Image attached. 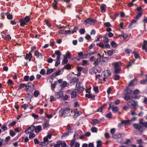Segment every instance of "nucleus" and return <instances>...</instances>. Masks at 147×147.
Masks as SVG:
<instances>
[{
	"label": "nucleus",
	"instance_id": "nucleus-1",
	"mask_svg": "<svg viewBox=\"0 0 147 147\" xmlns=\"http://www.w3.org/2000/svg\"><path fill=\"white\" fill-rule=\"evenodd\" d=\"M110 74V71L108 70H107L102 73L101 77L103 78V80L105 81V79L107 78Z\"/></svg>",
	"mask_w": 147,
	"mask_h": 147
},
{
	"label": "nucleus",
	"instance_id": "nucleus-2",
	"mask_svg": "<svg viewBox=\"0 0 147 147\" xmlns=\"http://www.w3.org/2000/svg\"><path fill=\"white\" fill-rule=\"evenodd\" d=\"M113 138L117 140L119 143L121 142L123 140V138L120 134H115L113 136Z\"/></svg>",
	"mask_w": 147,
	"mask_h": 147
},
{
	"label": "nucleus",
	"instance_id": "nucleus-3",
	"mask_svg": "<svg viewBox=\"0 0 147 147\" xmlns=\"http://www.w3.org/2000/svg\"><path fill=\"white\" fill-rule=\"evenodd\" d=\"M70 110L69 108L63 109L59 111L60 115L63 116V115L68 114L70 112Z\"/></svg>",
	"mask_w": 147,
	"mask_h": 147
},
{
	"label": "nucleus",
	"instance_id": "nucleus-4",
	"mask_svg": "<svg viewBox=\"0 0 147 147\" xmlns=\"http://www.w3.org/2000/svg\"><path fill=\"white\" fill-rule=\"evenodd\" d=\"M138 102L137 101L131 100L127 102V104L128 105H131L133 106L134 108H135L138 106Z\"/></svg>",
	"mask_w": 147,
	"mask_h": 147
},
{
	"label": "nucleus",
	"instance_id": "nucleus-5",
	"mask_svg": "<svg viewBox=\"0 0 147 147\" xmlns=\"http://www.w3.org/2000/svg\"><path fill=\"white\" fill-rule=\"evenodd\" d=\"M34 130V126L32 125L29 127V128L26 130L25 132L27 134L32 133Z\"/></svg>",
	"mask_w": 147,
	"mask_h": 147
},
{
	"label": "nucleus",
	"instance_id": "nucleus-6",
	"mask_svg": "<svg viewBox=\"0 0 147 147\" xmlns=\"http://www.w3.org/2000/svg\"><path fill=\"white\" fill-rule=\"evenodd\" d=\"M133 126L134 128L138 129L141 132H143V131L142 129V127L140 125L137 124H134L133 125Z\"/></svg>",
	"mask_w": 147,
	"mask_h": 147
},
{
	"label": "nucleus",
	"instance_id": "nucleus-7",
	"mask_svg": "<svg viewBox=\"0 0 147 147\" xmlns=\"http://www.w3.org/2000/svg\"><path fill=\"white\" fill-rule=\"evenodd\" d=\"M63 92L61 91L55 94V96L57 98H60L63 97Z\"/></svg>",
	"mask_w": 147,
	"mask_h": 147
},
{
	"label": "nucleus",
	"instance_id": "nucleus-8",
	"mask_svg": "<svg viewBox=\"0 0 147 147\" xmlns=\"http://www.w3.org/2000/svg\"><path fill=\"white\" fill-rule=\"evenodd\" d=\"M86 24L90 25L94 22V20L91 18H90L86 19L85 21Z\"/></svg>",
	"mask_w": 147,
	"mask_h": 147
},
{
	"label": "nucleus",
	"instance_id": "nucleus-9",
	"mask_svg": "<svg viewBox=\"0 0 147 147\" xmlns=\"http://www.w3.org/2000/svg\"><path fill=\"white\" fill-rule=\"evenodd\" d=\"M34 128L35 132L36 133H38L41 131L42 127L41 125H38L36 127H35L34 126Z\"/></svg>",
	"mask_w": 147,
	"mask_h": 147
},
{
	"label": "nucleus",
	"instance_id": "nucleus-10",
	"mask_svg": "<svg viewBox=\"0 0 147 147\" xmlns=\"http://www.w3.org/2000/svg\"><path fill=\"white\" fill-rule=\"evenodd\" d=\"M67 129L68 130L67 133L65 134V135L67 136L69 134L73 132L72 130L71 129V127L69 125H68L67 126Z\"/></svg>",
	"mask_w": 147,
	"mask_h": 147
},
{
	"label": "nucleus",
	"instance_id": "nucleus-11",
	"mask_svg": "<svg viewBox=\"0 0 147 147\" xmlns=\"http://www.w3.org/2000/svg\"><path fill=\"white\" fill-rule=\"evenodd\" d=\"M74 116L77 117L80 115L81 114V112L79 111L77 109L74 110Z\"/></svg>",
	"mask_w": 147,
	"mask_h": 147
},
{
	"label": "nucleus",
	"instance_id": "nucleus-12",
	"mask_svg": "<svg viewBox=\"0 0 147 147\" xmlns=\"http://www.w3.org/2000/svg\"><path fill=\"white\" fill-rule=\"evenodd\" d=\"M110 44L111 47L114 48L117 47L118 45V44L113 41H112L111 42H110Z\"/></svg>",
	"mask_w": 147,
	"mask_h": 147
},
{
	"label": "nucleus",
	"instance_id": "nucleus-13",
	"mask_svg": "<svg viewBox=\"0 0 147 147\" xmlns=\"http://www.w3.org/2000/svg\"><path fill=\"white\" fill-rule=\"evenodd\" d=\"M32 57V54L30 53H29V54H27L26 55L25 59H29V61H31V59Z\"/></svg>",
	"mask_w": 147,
	"mask_h": 147
},
{
	"label": "nucleus",
	"instance_id": "nucleus-14",
	"mask_svg": "<svg viewBox=\"0 0 147 147\" xmlns=\"http://www.w3.org/2000/svg\"><path fill=\"white\" fill-rule=\"evenodd\" d=\"M112 64L114 65L115 68H116L121 65V62L119 61L115 63H113Z\"/></svg>",
	"mask_w": 147,
	"mask_h": 147
},
{
	"label": "nucleus",
	"instance_id": "nucleus-15",
	"mask_svg": "<svg viewBox=\"0 0 147 147\" xmlns=\"http://www.w3.org/2000/svg\"><path fill=\"white\" fill-rule=\"evenodd\" d=\"M100 60V59L98 58L97 59L94 60V63L93 64L95 66H96L99 64V63Z\"/></svg>",
	"mask_w": 147,
	"mask_h": 147
},
{
	"label": "nucleus",
	"instance_id": "nucleus-16",
	"mask_svg": "<svg viewBox=\"0 0 147 147\" xmlns=\"http://www.w3.org/2000/svg\"><path fill=\"white\" fill-rule=\"evenodd\" d=\"M97 144L96 147H102V141L100 140H98L96 142Z\"/></svg>",
	"mask_w": 147,
	"mask_h": 147
},
{
	"label": "nucleus",
	"instance_id": "nucleus-17",
	"mask_svg": "<svg viewBox=\"0 0 147 147\" xmlns=\"http://www.w3.org/2000/svg\"><path fill=\"white\" fill-rule=\"evenodd\" d=\"M34 55L37 57L41 58L42 57V54L39 53L38 51H36L34 53Z\"/></svg>",
	"mask_w": 147,
	"mask_h": 147
},
{
	"label": "nucleus",
	"instance_id": "nucleus-18",
	"mask_svg": "<svg viewBox=\"0 0 147 147\" xmlns=\"http://www.w3.org/2000/svg\"><path fill=\"white\" fill-rule=\"evenodd\" d=\"M19 22H20V25L22 26H24L26 24V22L24 19H21L19 20Z\"/></svg>",
	"mask_w": 147,
	"mask_h": 147
},
{
	"label": "nucleus",
	"instance_id": "nucleus-19",
	"mask_svg": "<svg viewBox=\"0 0 147 147\" xmlns=\"http://www.w3.org/2000/svg\"><path fill=\"white\" fill-rule=\"evenodd\" d=\"M85 96L88 98H94L95 97V96L94 95L89 93L88 94H85Z\"/></svg>",
	"mask_w": 147,
	"mask_h": 147
},
{
	"label": "nucleus",
	"instance_id": "nucleus-20",
	"mask_svg": "<svg viewBox=\"0 0 147 147\" xmlns=\"http://www.w3.org/2000/svg\"><path fill=\"white\" fill-rule=\"evenodd\" d=\"M137 83L136 80L135 79L131 81L129 83V86H132L135 85Z\"/></svg>",
	"mask_w": 147,
	"mask_h": 147
},
{
	"label": "nucleus",
	"instance_id": "nucleus-21",
	"mask_svg": "<svg viewBox=\"0 0 147 147\" xmlns=\"http://www.w3.org/2000/svg\"><path fill=\"white\" fill-rule=\"evenodd\" d=\"M55 54L57 55L56 59H60L61 54L60 51L59 50H57L55 51Z\"/></svg>",
	"mask_w": 147,
	"mask_h": 147
},
{
	"label": "nucleus",
	"instance_id": "nucleus-22",
	"mask_svg": "<svg viewBox=\"0 0 147 147\" xmlns=\"http://www.w3.org/2000/svg\"><path fill=\"white\" fill-rule=\"evenodd\" d=\"M130 122L129 120H123L121 121V123L122 124H124V125H127L129 124Z\"/></svg>",
	"mask_w": 147,
	"mask_h": 147
},
{
	"label": "nucleus",
	"instance_id": "nucleus-23",
	"mask_svg": "<svg viewBox=\"0 0 147 147\" xmlns=\"http://www.w3.org/2000/svg\"><path fill=\"white\" fill-rule=\"evenodd\" d=\"M77 95V93L76 91H73L71 92V97L74 98L76 97Z\"/></svg>",
	"mask_w": 147,
	"mask_h": 147
},
{
	"label": "nucleus",
	"instance_id": "nucleus-24",
	"mask_svg": "<svg viewBox=\"0 0 147 147\" xmlns=\"http://www.w3.org/2000/svg\"><path fill=\"white\" fill-rule=\"evenodd\" d=\"M103 41L105 43H107L108 42V39L107 36L104 35L103 36Z\"/></svg>",
	"mask_w": 147,
	"mask_h": 147
},
{
	"label": "nucleus",
	"instance_id": "nucleus-25",
	"mask_svg": "<svg viewBox=\"0 0 147 147\" xmlns=\"http://www.w3.org/2000/svg\"><path fill=\"white\" fill-rule=\"evenodd\" d=\"M30 17L29 16H26L25 17L24 20L26 22H28L30 20Z\"/></svg>",
	"mask_w": 147,
	"mask_h": 147
},
{
	"label": "nucleus",
	"instance_id": "nucleus-26",
	"mask_svg": "<svg viewBox=\"0 0 147 147\" xmlns=\"http://www.w3.org/2000/svg\"><path fill=\"white\" fill-rule=\"evenodd\" d=\"M119 109V108L117 107H114L112 108V110L114 112H117Z\"/></svg>",
	"mask_w": 147,
	"mask_h": 147
},
{
	"label": "nucleus",
	"instance_id": "nucleus-27",
	"mask_svg": "<svg viewBox=\"0 0 147 147\" xmlns=\"http://www.w3.org/2000/svg\"><path fill=\"white\" fill-rule=\"evenodd\" d=\"M57 1L56 0H55L54 1V3H53L52 4L53 7V8H54V9H56V6H57Z\"/></svg>",
	"mask_w": 147,
	"mask_h": 147
},
{
	"label": "nucleus",
	"instance_id": "nucleus-28",
	"mask_svg": "<svg viewBox=\"0 0 147 147\" xmlns=\"http://www.w3.org/2000/svg\"><path fill=\"white\" fill-rule=\"evenodd\" d=\"M57 61L55 62V66L57 67L60 64V59H56Z\"/></svg>",
	"mask_w": 147,
	"mask_h": 147
},
{
	"label": "nucleus",
	"instance_id": "nucleus-29",
	"mask_svg": "<svg viewBox=\"0 0 147 147\" xmlns=\"http://www.w3.org/2000/svg\"><path fill=\"white\" fill-rule=\"evenodd\" d=\"M142 15V13L141 12L137 14V16L135 17V19L138 20L141 17Z\"/></svg>",
	"mask_w": 147,
	"mask_h": 147
},
{
	"label": "nucleus",
	"instance_id": "nucleus-30",
	"mask_svg": "<svg viewBox=\"0 0 147 147\" xmlns=\"http://www.w3.org/2000/svg\"><path fill=\"white\" fill-rule=\"evenodd\" d=\"M106 6L105 4H102L100 6V8L101 10L102 11H105V9L106 7Z\"/></svg>",
	"mask_w": 147,
	"mask_h": 147
},
{
	"label": "nucleus",
	"instance_id": "nucleus-31",
	"mask_svg": "<svg viewBox=\"0 0 147 147\" xmlns=\"http://www.w3.org/2000/svg\"><path fill=\"white\" fill-rule=\"evenodd\" d=\"M140 83L142 84H145L147 83V79L145 80H142L140 81Z\"/></svg>",
	"mask_w": 147,
	"mask_h": 147
},
{
	"label": "nucleus",
	"instance_id": "nucleus-32",
	"mask_svg": "<svg viewBox=\"0 0 147 147\" xmlns=\"http://www.w3.org/2000/svg\"><path fill=\"white\" fill-rule=\"evenodd\" d=\"M77 89L80 92H81L84 90V88L83 87L81 86H79L77 87Z\"/></svg>",
	"mask_w": 147,
	"mask_h": 147
},
{
	"label": "nucleus",
	"instance_id": "nucleus-33",
	"mask_svg": "<svg viewBox=\"0 0 147 147\" xmlns=\"http://www.w3.org/2000/svg\"><path fill=\"white\" fill-rule=\"evenodd\" d=\"M39 93L38 91L36 90L34 92V95L35 97H37L38 96Z\"/></svg>",
	"mask_w": 147,
	"mask_h": 147
},
{
	"label": "nucleus",
	"instance_id": "nucleus-34",
	"mask_svg": "<svg viewBox=\"0 0 147 147\" xmlns=\"http://www.w3.org/2000/svg\"><path fill=\"white\" fill-rule=\"evenodd\" d=\"M146 47L147 45L143 43L142 45V49H143L145 50L146 52H147V48Z\"/></svg>",
	"mask_w": 147,
	"mask_h": 147
},
{
	"label": "nucleus",
	"instance_id": "nucleus-35",
	"mask_svg": "<svg viewBox=\"0 0 147 147\" xmlns=\"http://www.w3.org/2000/svg\"><path fill=\"white\" fill-rule=\"evenodd\" d=\"M133 93L134 95H137L140 92V91L138 89H136L133 91Z\"/></svg>",
	"mask_w": 147,
	"mask_h": 147
},
{
	"label": "nucleus",
	"instance_id": "nucleus-36",
	"mask_svg": "<svg viewBox=\"0 0 147 147\" xmlns=\"http://www.w3.org/2000/svg\"><path fill=\"white\" fill-rule=\"evenodd\" d=\"M29 138L30 139H32L35 137V134L34 133H29Z\"/></svg>",
	"mask_w": 147,
	"mask_h": 147
},
{
	"label": "nucleus",
	"instance_id": "nucleus-37",
	"mask_svg": "<svg viewBox=\"0 0 147 147\" xmlns=\"http://www.w3.org/2000/svg\"><path fill=\"white\" fill-rule=\"evenodd\" d=\"M59 143H60V145L62 147H65L66 146V144L65 142H62L61 141H59Z\"/></svg>",
	"mask_w": 147,
	"mask_h": 147
},
{
	"label": "nucleus",
	"instance_id": "nucleus-38",
	"mask_svg": "<svg viewBox=\"0 0 147 147\" xmlns=\"http://www.w3.org/2000/svg\"><path fill=\"white\" fill-rule=\"evenodd\" d=\"M50 101L51 102H53V101H55L56 100V98L54 97V96H50Z\"/></svg>",
	"mask_w": 147,
	"mask_h": 147
},
{
	"label": "nucleus",
	"instance_id": "nucleus-39",
	"mask_svg": "<svg viewBox=\"0 0 147 147\" xmlns=\"http://www.w3.org/2000/svg\"><path fill=\"white\" fill-rule=\"evenodd\" d=\"M113 50H109L107 51V53L109 54V55H113Z\"/></svg>",
	"mask_w": 147,
	"mask_h": 147
},
{
	"label": "nucleus",
	"instance_id": "nucleus-40",
	"mask_svg": "<svg viewBox=\"0 0 147 147\" xmlns=\"http://www.w3.org/2000/svg\"><path fill=\"white\" fill-rule=\"evenodd\" d=\"M53 71V69H48L47 71L46 74H49Z\"/></svg>",
	"mask_w": 147,
	"mask_h": 147
},
{
	"label": "nucleus",
	"instance_id": "nucleus-41",
	"mask_svg": "<svg viewBox=\"0 0 147 147\" xmlns=\"http://www.w3.org/2000/svg\"><path fill=\"white\" fill-rule=\"evenodd\" d=\"M28 105L26 104H24L22 106V107L24 110H26L28 108Z\"/></svg>",
	"mask_w": 147,
	"mask_h": 147
},
{
	"label": "nucleus",
	"instance_id": "nucleus-42",
	"mask_svg": "<svg viewBox=\"0 0 147 147\" xmlns=\"http://www.w3.org/2000/svg\"><path fill=\"white\" fill-rule=\"evenodd\" d=\"M11 37L10 35H7L5 36V38L6 40H9L11 39Z\"/></svg>",
	"mask_w": 147,
	"mask_h": 147
},
{
	"label": "nucleus",
	"instance_id": "nucleus-43",
	"mask_svg": "<svg viewBox=\"0 0 147 147\" xmlns=\"http://www.w3.org/2000/svg\"><path fill=\"white\" fill-rule=\"evenodd\" d=\"M6 14L7 16V18L9 20H11L12 18V16L10 14H8V13H6Z\"/></svg>",
	"mask_w": 147,
	"mask_h": 147
},
{
	"label": "nucleus",
	"instance_id": "nucleus-44",
	"mask_svg": "<svg viewBox=\"0 0 147 147\" xmlns=\"http://www.w3.org/2000/svg\"><path fill=\"white\" fill-rule=\"evenodd\" d=\"M27 85L29 86L30 88H33L34 87V85L32 84L31 82H29L28 83Z\"/></svg>",
	"mask_w": 147,
	"mask_h": 147
},
{
	"label": "nucleus",
	"instance_id": "nucleus-45",
	"mask_svg": "<svg viewBox=\"0 0 147 147\" xmlns=\"http://www.w3.org/2000/svg\"><path fill=\"white\" fill-rule=\"evenodd\" d=\"M134 61H132L129 62V63L127 65V67L128 69L130 67L131 65H133V64H134Z\"/></svg>",
	"mask_w": 147,
	"mask_h": 147
},
{
	"label": "nucleus",
	"instance_id": "nucleus-46",
	"mask_svg": "<svg viewBox=\"0 0 147 147\" xmlns=\"http://www.w3.org/2000/svg\"><path fill=\"white\" fill-rule=\"evenodd\" d=\"M78 55L80 57H81V58H84L82 57L83 56V53L82 52H80L78 53Z\"/></svg>",
	"mask_w": 147,
	"mask_h": 147
},
{
	"label": "nucleus",
	"instance_id": "nucleus-47",
	"mask_svg": "<svg viewBox=\"0 0 147 147\" xmlns=\"http://www.w3.org/2000/svg\"><path fill=\"white\" fill-rule=\"evenodd\" d=\"M131 51V50L129 49H126L125 50V52L127 54H129Z\"/></svg>",
	"mask_w": 147,
	"mask_h": 147
},
{
	"label": "nucleus",
	"instance_id": "nucleus-48",
	"mask_svg": "<svg viewBox=\"0 0 147 147\" xmlns=\"http://www.w3.org/2000/svg\"><path fill=\"white\" fill-rule=\"evenodd\" d=\"M46 72L45 70L43 69H42L40 72V74H41L43 75H44Z\"/></svg>",
	"mask_w": 147,
	"mask_h": 147
},
{
	"label": "nucleus",
	"instance_id": "nucleus-49",
	"mask_svg": "<svg viewBox=\"0 0 147 147\" xmlns=\"http://www.w3.org/2000/svg\"><path fill=\"white\" fill-rule=\"evenodd\" d=\"M29 76H24V81H27L29 80Z\"/></svg>",
	"mask_w": 147,
	"mask_h": 147
},
{
	"label": "nucleus",
	"instance_id": "nucleus-50",
	"mask_svg": "<svg viewBox=\"0 0 147 147\" xmlns=\"http://www.w3.org/2000/svg\"><path fill=\"white\" fill-rule=\"evenodd\" d=\"M106 117L107 118H110L112 117V114L111 112H109L106 115Z\"/></svg>",
	"mask_w": 147,
	"mask_h": 147
},
{
	"label": "nucleus",
	"instance_id": "nucleus-51",
	"mask_svg": "<svg viewBox=\"0 0 147 147\" xmlns=\"http://www.w3.org/2000/svg\"><path fill=\"white\" fill-rule=\"evenodd\" d=\"M26 84H20V87L19 88V89H22V88L26 86Z\"/></svg>",
	"mask_w": 147,
	"mask_h": 147
},
{
	"label": "nucleus",
	"instance_id": "nucleus-52",
	"mask_svg": "<svg viewBox=\"0 0 147 147\" xmlns=\"http://www.w3.org/2000/svg\"><path fill=\"white\" fill-rule=\"evenodd\" d=\"M96 45L102 48H103L104 47V45L103 44H101V43H97V44Z\"/></svg>",
	"mask_w": 147,
	"mask_h": 147
},
{
	"label": "nucleus",
	"instance_id": "nucleus-53",
	"mask_svg": "<svg viewBox=\"0 0 147 147\" xmlns=\"http://www.w3.org/2000/svg\"><path fill=\"white\" fill-rule=\"evenodd\" d=\"M108 58L107 57H104L102 60V61L103 62H106L108 61Z\"/></svg>",
	"mask_w": 147,
	"mask_h": 147
},
{
	"label": "nucleus",
	"instance_id": "nucleus-54",
	"mask_svg": "<svg viewBox=\"0 0 147 147\" xmlns=\"http://www.w3.org/2000/svg\"><path fill=\"white\" fill-rule=\"evenodd\" d=\"M75 141V140L74 139H73L71 140L70 144V146L71 147L73 146Z\"/></svg>",
	"mask_w": 147,
	"mask_h": 147
},
{
	"label": "nucleus",
	"instance_id": "nucleus-55",
	"mask_svg": "<svg viewBox=\"0 0 147 147\" xmlns=\"http://www.w3.org/2000/svg\"><path fill=\"white\" fill-rule=\"evenodd\" d=\"M85 31L84 29H81L80 30V32L82 34H84L85 32Z\"/></svg>",
	"mask_w": 147,
	"mask_h": 147
},
{
	"label": "nucleus",
	"instance_id": "nucleus-56",
	"mask_svg": "<svg viewBox=\"0 0 147 147\" xmlns=\"http://www.w3.org/2000/svg\"><path fill=\"white\" fill-rule=\"evenodd\" d=\"M88 63V62L86 60H83L82 61V65L84 66L86 65Z\"/></svg>",
	"mask_w": 147,
	"mask_h": 147
},
{
	"label": "nucleus",
	"instance_id": "nucleus-57",
	"mask_svg": "<svg viewBox=\"0 0 147 147\" xmlns=\"http://www.w3.org/2000/svg\"><path fill=\"white\" fill-rule=\"evenodd\" d=\"M91 131L93 132H96L97 131L96 128L95 127H93L92 128Z\"/></svg>",
	"mask_w": 147,
	"mask_h": 147
},
{
	"label": "nucleus",
	"instance_id": "nucleus-58",
	"mask_svg": "<svg viewBox=\"0 0 147 147\" xmlns=\"http://www.w3.org/2000/svg\"><path fill=\"white\" fill-rule=\"evenodd\" d=\"M93 90L97 93L98 92V87H94L93 88Z\"/></svg>",
	"mask_w": 147,
	"mask_h": 147
},
{
	"label": "nucleus",
	"instance_id": "nucleus-59",
	"mask_svg": "<svg viewBox=\"0 0 147 147\" xmlns=\"http://www.w3.org/2000/svg\"><path fill=\"white\" fill-rule=\"evenodd\" d=\"M32 116L35 119H37L38 117V115L34 113H33L32 114Z\"/></svg>",
	"mask_w": 147,
	"mask_h": 147
},
{
	"label": "nucleus",
	"instance_id": "nucleus-60",
	"mask_svg": "<svg viewBox=\"0 0 147 147\" xmlns=\"http://www.w3.org/2000/svg\"><path fill=\"white\" fill-rule=\"evenodd\" d=\"M77 69L78 72L81 73V72L82 70V67H78L77 68Z\"/></svg>",
	"mask_w": 147,
	"mask_h": 147
},
{
	"label": "nucleus",
	"instance_id": "nucleus-61",
	"mask_svg": "<svg viewBox=\"0 0 147 147\" xmlns=\"http://www.w3.org/2000/svg\"><path fill=\"white\" fill-rule=\"evenodd\" d=\"M136 141L138 144H142L143 142L142 140L141 139L136 140Z\"/></svg>",
	"mask_w": 147,
	"mask_h": 147
},
{
	"label": "nucleus",
	"instance_id": "nucleus-62",
	"mask_svg": "<svg viewBox=\"0 0 147 147\" xmlns=\"http://www.w3.org/2000/svg\"><path fill=\"white\" fill-rule=\"evenodd\" d=\"M3 131H6L7 129V128L6 126H4L1 127Z\"/></svg>",
	"mask_w": 147,
	"mask_h": 147
},
{
	"label": "nucleus",
	"instance_id": "nucleus-63",
	"mask_svg": "<svg viewBox=\"0 0 147 147\" xmlns=\"http://www.w3.org/2000/svg\"><path fill=\"white\" fill-rule=\"evenodd\" d=\"M68 62V60L66 57L64 58L63 61V63L64 64Z\"/></svg>",
	"mask_w": 147,
	"mask_h": 147
},
{
	"label": "nucleus",
	"instance_id": "nucleus-64",
	"mask_svg": "<svg viewBox=\"0 0 147 147\" xmlns=\"http://www.w3.org/2000/svg\"><path fill=\"white\" fill-rule=\"evenodd\" d=\"M34 76L33 75H32L29 77V80L30 81H32L34 79Z\"/></svg>",
	"mask_w": 147,
	"mask_h": 147
}]
</instances>
